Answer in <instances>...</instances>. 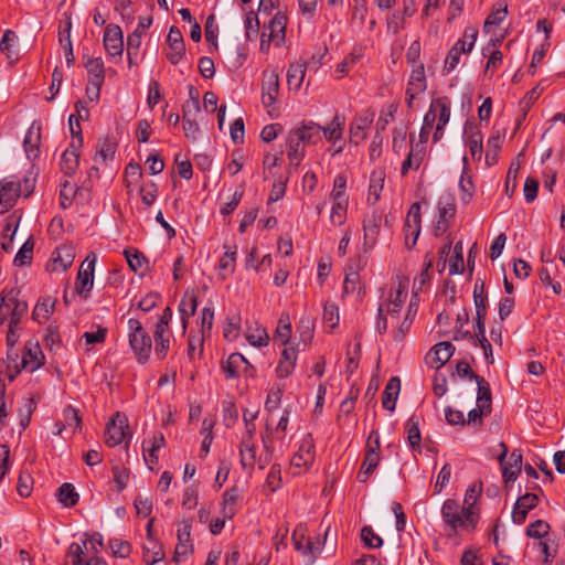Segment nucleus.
Masks as SVG:
<instances>
[{
    "mask_svg": "<svg viewBox=\"0 0 565 565\" xmlns=\"http://www.w3.org/2000/svg\"><path fill=\"white\" fill-rule=\"evenodd\" d=\"M20 289L10 288L3 289L0 294V324H3L8 320V315L3 312V307L13 305L10 313L9 328L7 332V345L10 350L17 344L19 340L18 329L20 327L22 318L28 312V302L19 299Z\"/></svg>",
    "mask_w": 565,
    "mask_h": 565,
    "instance_id": "nucleus-1",
    "label": "nucleus"
},
{
    "mask_svg": "<svg viewBox=\"0 0 565 565\" xmlns=\"http://www.w3.org/2000/svg\"><path fill=\"white\" fill-rule=\"evenodd\" d=\"M441 516L445 522L447 536L451 537L459 530L472 531L478 524V513L463 509L454 499H447L441 507Z\"/></svg>",
    "mask_w": 565,
    "mask_h": 565,
    "instance_id": "nucleus-2",
    "label": "nucleus"
},
{
    "mask_svg": "<svg viewBox=\"0 0 565 565\" xmlns=\"http://www.w3.org/2000/svg\"><path fill=\"white\" fill-rule=\"evenodd\" d=\"M129 327V345L135 354V358L140 364L148 362L152 349V341L148 332L143 329L138 319L130 318L128 320Z\"/></svg>",
    "mask_w": 565,
    "mask_h": 565,
    "instance_id": "nucleus-3",
    "label": "nucleus"
},
{
    "mask_svg": "<svg viewBox=\"0 0 565 565\" xmlns=\"http://www.w3.org/2000/svg\"><path fill=\"white\" fill-rule=\"evenodd\" d=\"M380 445L379 433L376 430H372L366 441L364 460L356 476L359 482H366L369 477L379 466L381 460Z\"/></svg>",
    "mask_w": 565,
    "mask_h": 565,
    "instance_id": "nucleus-4",
    "label": "nucleus"
},
{
    "mask_svg": "<svg viewBox=\"0 0 565 565\" xmlns=\"http://www.w3.org/2000/svg\"><path fill=\"white\" fill-rule=\"evenodd\" d=\"M96 259V255L94 253H89L81 264L77 273L75 291L85 299L89 296L93 288Z\"/></svg>",
    "mask_w": 565,
    "mask_h": 565,
    "instance_id": "nucleus-5",
    "label": "nucleus"
},
{
    "mask_svg": "<svg viewBox=\"0 0 565 565\" xmlns=\"http://www.w3.org/2000/svg\"><path fill=\"white\" fill-rule=\"evenodd\" d=\"M128 434V418L124 413L117 412L106 425L105 444L108 447H116L126 439Z\"/></svg>",
    "mask_w": 565,
    "mask_h": 565,
    "instance_id": "nucleus-6",
    "label": "nucleus"
},
{
    "mask_svg": "<svg viewBox=\"0 0 565 565\" xmlns=\"http://www.w3.org/2000/svg\"><path fill=\"white\" fill-rule=\"evenodd\" d=\"M77 140H72L68 148L62 153L61 158V171L66 177H72L78 169L81 148L83 147L82 129L76 132Z\"/></svg>",
    "mask_w": 565,
    "mask_h": 565,
    "instance_id": "nucleus-7",
    "label": "nucleus"
},
{
    "mask_svg": "<svg viewBox=\"0 0 565 565\" xmlns=\"http://www.w3.org/2000/svg\"><path fill=\"white\" fill-rule=\"evenodd\" d=\"M420 204L415 202L411 205L404 223L405 245L408 249H412L417 243L420 234Z\"/></svg>",
    "mask_w": 565,
    "mask_h": 565,
    "instance_id": "nucleus-8",
    "label": "nucleus"
},
{
    "mask_svg": "<svg viewBox=\"0 0 565 565\" xmlns=\"http://www.w3.org/2000/svg\"><path fill=\"white\" fill-rule=\"evenodd\" d=\"M291 540L295 548L302 555L308 556L310 563H313L316 559V553L319 551V546H316L308 536V527L306 524L300 523L295 527Z\"/></svg>",
    "mask_w": 565,
    "mask_h": 565,
    "instance_id": "nucleus-9",
    "label": "nucleus"
},
{
    "mask_svg": "<svg viewBox=\"0 0 565 565\" xmlns=\"http://www.w3.org/2000/svg\"><path fill=\"white\" fill-rule=\"evenodd\" d=\"M438 218L434 225L435 236H440L447 232L451 220L456 215V204L451 198H441L438 202Z\"/></svg>",
    "mask_w": 565,
    "mask_h": 565,
    "instance_id": "nucleus-10",
    "label": "nucleus"
},
{
    "mask_svg": "<svg viewBox=\"0 0 565 565\" xmlns=\"http://www.w3.org/2000/svg\"><path fill=\"white\" fill-rule=\"evenodd\" d=\"M103 42L106 52L110 56H121L124 50V35L119 25L108 24L104 32Z\"/></svg>",
    "mask_w": 565,
    "mask_h": 565,
    "instance_id": "nucleus-11",
    "label": "nucleus"
},
{
    "mask_svg": "<svg viewBox=\"0 0 565 565\" xmlns=\"http://www.w3.org/2000/svg\"><path fill=\"white\" fill-rule=\"evenodd\" d=\"M315 460V441L311 434H307L297 452L291 458V466L295 468L308 469Z\"/></svg>",
    "mask_w": 565,
    "mask_h": 565,
    "instance_id": "nucleus-12",
    "label": "nucleus"
},
{
    "mask_svg": "<svg viewBox=\"0 0 565 565\" xmlns=\"http://www.w3.org/2000/svg\"><path fill=\"white\" fill-rule=\"evenodd\" d=\"M45 356L38 342H26L21 360V367L34 372L44 364Z\"/></svg>",
    "mask_w": 565,
    "mask_h": 565,
    "instance_id": "nucleus-13",
    "label": "nucleus"
},
{
    "mask_svg": "<svg viewBox=\"0 0 565 565\" xmlns=\"http://www.w3.org/2000/svg\"><path fill=\"white\" fill-rule=\"evenodd\" d=\"M75 254L72 246L63 245L57 247L53 253L51 260L46 264V270L65 271L72 266Z\"/></svg>",
    "mask_w": 565,
    "mask_h": 565,
    "instance_id": "nucleus-14",
    "label": "nucleus"
},
{
    "mask_svg": "<svg viewBox=\"0 0 565 565\" xmlns=\"http://www.w3.org/2000/svg\"><path fill=\"white\" fill-rule=\"evenodd\" d=\"M21 195L20 181L3 179L0 181V206L2 212L11 209Z\"/></svg>",
    "mask_w": 565,
    "mask_h": 565,
    "instance_id": "nucleus-15",
    "label": "nucleus"
},
{
    "mask_svg": "<svg viewBox=\"0 0 565 565\" xmlns=\"http://www.w3.org/2000/svg\"><path fill=\"white\" fill-rule=\"evenodd\" d=\"M167 43L171 51L167 54V58L170 61L171 64L177 65L185 53L183 35L179 28L174 25L170 28L167 38Z\"/></svg>",
    "mask_w": 565,
    "mask_h": 565,
    "instance_id": "nucleus-16",
    "label": "nucleus"
},
{
    "mask_svg": "<svg viewBox=\"0 0 565 565\" xmlns=\"http://www.w3.org/2000/svg\"><path fill=\"white\" fill-rule=\"evenodd\" d=\"M85 67L90 75L89 84L94 85V97L90 96V100H97L105 79L104 62L100 57H89L85 63Z\"/></svg>",
    "mask_w": 565,
    "mask_h": 565,
    "instance_id": "nucleus-17",
    "label": "nucleus"
},
{
    "mask_svg": "<svg viewBox=\"0 0 565 565\" xmlns=\"http://www.w3.org/2000/svg\"><path fill=\"white\" fill-rule=\"evenodd\" d=\"M455 347L450 342H439L429 351L427 359L431 367L438 370L454 355Z\"/></svg>",
    "mask_w": 565,
    "mask_h": 565,
    "instance_id": "nucleus-18",
    "label": "nucleus"
},
{
    "mask_svg": "<svg viewBox=\"0 0 565 565\" xmlns=\"http://www.w3.org/2000/svg\"><path fill=\"white\" fill-rule=\"evenodd\" d=\"M178 544L175 546L173 559L179 562L181 557H188L192 551L193 546L191 544V525L188 522H182L179 524L178 532Z\"/></svg>",
    "mask_w": 565,
    "mask_h": 565,
    "instance_id": "nucleus-19",
    "label": "nucleus"
},
{
    "mask_svg": "<svg viewBox=\"0 0 565 565\" xmlns=\"http://www.w3.org/2000/svg\"><path fill=\"white\" fill-rule=\"evenodd\" d=\"M539 503V495L536 493H525L520 497L513 508L512 519L516 524H522L526 520L529 511L534 509Z\"/></svg>",
    "mask_w": 565,
    "mask_h": 565,
    "instance_id": "nucleus-20",
    "label": "nucleus"
},
{
    "mask_svg": "<svg viewBox=\"0 0 565 565\" xmlns=\"http://www.w3.org/2000/svg\"><path fill=\"white\" fill-rule=\"evenodd\" d=\"M465 134L468 135L467 147L469 148L472 159L477 161L481 160L483 153V138L481 131L473 122L468 120L465 124Z\"/></svg>",
    "mask_w": 565,
    "mask_h": 565,
    "instance_id": "nucleus-21",
    "label": "nucleus"
},
{
    "mask_svg": "<svg viewBox=\"0 0 565 565\" xmlns=\"http://www.w3.org/2000/svg\"><path fill=\"white\" fill-rule=\"evenodd\" d=\"M40 141H41V124L39 121H33L28 129L24 140L23 147L25 154L29 159H36L40 154Z\"/></svg>",
    "mask_w": 565,
    "mask_h": 565,
    "instance_id": "nucleus-22",
    "label": "nucleus"
},
{
    "mask_svg": "<svg viewBox=\"0 0 565 565\" xmlns=\"http://www.w3.org/2000/svg\"><path fill=\"white\" fill-rule=\"evenodd\" d=\"M425 156L426 146L414 145V137L411 136V149L406 159L402 163L401 174L406 175L411 169L418 170L425 159Z\"/></svg>",
    "mask_w": 565,
    "mask_h": 565,
    "instance_id": "nucleus-23",
    "label": "nucleus"
},
{
    "mask_svg": "<svg viewBox=\"0 0 565 565\" xmlns=\"http://www.w3.org/2000/svg\"><path fill=\"white\" fill-rule=\"evenodd\" d=\"M289 414H290V409L285 408L282 416L280 417L275 429L271 427V425L269 424L268 420L266 422L265 431L262 434V443H263V447L267 454H273V451H274V446H273L274 431L285 433L287 430V426L289 423Z\"/></svg>",
    "mask_w": 565,
    "mask_h": 565,
    "instance_id": "nucleus-24",
    "label": "nucleus"
},
{
    "mask_svg": "<svg viewBox=\"0 0 565 565\" xmlns=\"http://www.w3.org/2000/svg\"><path fill=\"white\" fill-rule=\"evenodd\" d=\"M279 93V77L276 72H264L263 103L265 106L273 105Z\"/></svg>",
    "mask_w": 565,
    "mask_h": 565,
    "instance_id": "nucleus-25",
    "label": "nucleus"
},
{
    "mask_svg": "<svg viewBox=\"0 0 565 565\" xmlns=\"http://www.w3.org/2000/svg\"><path fill=\"white\" fill-rule=\"evenodd\" d=\"M322 126L309 121L303 124L301 127L291 130V132L302 141L303 145H316L321 140Z\"/></svg>",
    "mask_w": 565,
    "mask_h": 565,
    "instance_id": "nucleus-26",
    "label": "nucleus"
},
{
    "mask_svg": "<svg viewBox=\"0 0 565 565\" xmlns=\"http://www.w3.org/2000/svg\"><path fill=\"white\" fill-rule=\"evenodd\" d=\"M360 260L350 262L347 267L345 278L343 282V295H352L358 292L361 295L362 287L359 275Z\"/></svg>",
    "mask_w": 565,
    "mask_h": 565,
    "instance_id": "nucleus-27",
    "label": "nucleus"
},
{
    "mask_svg": "<svg viewBox=\"0 0 565 565\" xmlns=\"http://www.w3.org/2000/svg\"><path fill=\"white\" fill-rule=\"evenodd\" d=\"M56 298L51 296L41 297L32 312V319L39 323L46 322L55 310Z\"/></svg>",
    "mask_w": 565,
    "mask_h": 565,
    "instance_id": "nucleus-28",
    "label": "nucleus"
},
{
    "mask_svg": "<svg viewBox=\"0 0 565 565\" xmlns=\"http://www.w3.org/2000/svg\"><path fill=\"white\" fill-rule=\"evenodd\" d=\"M296 361L297 350L294 347H286L280 354V361L276 367L277 376L280 379L288 377L294 372Z\"/></svg>",
    "mask_w": 565,
    "mask_h": 565,
    "instance_id": "nucleus-29",
    "label": "nucleus"
},
{
    "mask_svg": "<svg viewBox=\"0 0 565 565\" xmlns=\"http://www.w3.org/2000/svg\"><path fill=\"white\" fill-rule=\"evenodd\" d=\"M242 367L245 371L254 370L252 364L241 353H232L223 365V370L228 379L237 377Z\"/></svg>",
    "mask_w": 565,
    "mask_h": 565,
    "instance_id": "nucleus-30",
    "label": "nucleus"
},
{
    "mask_svg": "<svg viewBox=\"0 0 565 565\" xmlns=\"http://www.w3.org/2000/svg\"><path fill=\"white\" fill-rule=\"evenodd\" d=\"M345 126V117L339 114H335L332 120L321 129V134H323L324 138L329 142H333L335 145L337 141L342 139L343 130Z\"/></svg>",
    "mask_w": 565,
    "mask_h": 565,
    "instance_id": "nucleus-31",
    "label": "nucleus"
},
{
    "mask_svg": "<svg viewBox=\"0 0 565 565\" xmlns=\"http://www.w3.org/2000/svg\"><path fill=\"white\" fill-rule=\"evenodd\" d=\"M373 121V116H361L354 118L350 125V142L359 145L366 137V130Z\"/></svg>",
    "mask_w": 565,
    "mask_h": 565,
    "instance_id": "nucleus-32",
    "label": "nucleus"
},
{
    "mask_svg": "<svg viewBox=\"0 0 565 565\" xmlns=\"http://www.w3.org/2000/svg\"><path fill=\"white\" fill-rule=\"evenodd\" d=\"M401 391V380L393 376L386 383L382 396V405L385 409L393 412L395 409L396 399Z\"/></svg>",
    "mask_w": 565,
    "mask_h": 565,
    "instance_id": "nucleus-33",
    "label": "nucleus"
},
{
    "mask_svg": "<svg viewBox=\"0 0 565 565\" xmlns=\"http://www.w3.org/2000/svg\"><path fill=\"white\" fill-rule=\"evenodd\" d=\"M305 146L302 141L290 131L287 141V156L291 167L297 168L305 157Z\"/></svg>",
    "mask_w": 565,
    "mask_h": 565,
    "instance_id": "nucleus-34",
    "label": "nucleus"
},
{
    "mask_svg": "<svg viewBox=\"0 0 565 565\" xmlns=\"http://www.w3.org/2000/svg\"><path fill=\"white\" fill-rule=\"evenodd\" d=\"M287 17L282 12H277L269 21L268 29L270 38L279 45L286 36Z\"/></svg>",
    "mask_w": 565,
    "mask_h": 565,
    "instance_id": "nucleus-35",
    "label": "nucleus"
},
{
    "mask_svg": "<svg viewBox=\"0 0 565 565\" xmlns=\"http://www.w3.org/2000/svg\"><path fill=\"white\" fill-rule=\"evenodd\" d=\"M407 441L409 447L415 452H420V430H419V418L416 415L411 416L406 424Z\"/></svg>",
    "mask_w": 565,
    "mask_h": 565,
    "instance_id": "nucleus-36",
    "label": "nucleus"
},
{
    "mask_svg": "<svg viewBox=\"0 0 565 565\" xmlns=\"http://www.w3.org/2000/svg\"><path fill=\"white\" fill-rule=\"evenodd\" d=\"M83 548L78 543H72L67 551L66 565H100V558L90 557L84 562Z\"/></svg>",
    "mask_w": 565,
    "mask_h": 565,
    "instance_id": "nucleus-37",
    "label": "nucleus"
},
{
    "mask_svg": "<svg viewBox=\"0 0 565 565\" xmlns=\"http://www.w3.org/2000/svg\"><path fill=\"white\" fill-rule=\"evenodd\" d=\"M196 307H198V297L195 296L194 292H192L191 295L185 294L182 297L180 305H179V311L181 313V321H182L183 330L186 329L188 320L190 317H192L195 313Z\"/></svg>",
    "mask_w": 565,
    "mask_h": 565,
    "instance_id": "nucleus-38",
    "label": "nucleus"
},
{
    "mask_svg": "<svg viewBox=\"0 0 565 565\" xmlns=\"http://www.w3.org/2000/svg\"><path fill=\"white\" fill-rule=\"evenodd\" d=\"M306 75V64L300 62L291 63L287 71V84L289 88L298 90L301 87Z\"/></svg>",
    "mask_w": 565,
    "mask_h": 565,
    "instance_id": "nucleus-39",
    "label": "nucleus"
},
{
    "mask_svg": "<svg viewBox=\"0 0 565 565\" xmlns=\"http://www.w3.org/2000/svg\"><path fill=\"white\" fill-rule=\"evenodd\" d=\"M241 465L244 469H253L256 460V447L249 439H242L239 445Z\"/></svg>",
    "mask_w": 565,
    "mask_h": 565,
    "instance_id": "nucleus-40",
    "label": "nucleus"
},
{
    "mask_svg": "<svg viewBox=\"0 0 565 565\" xmlns=\"http://www.w3.org/2000/svg\"><path fill=\"white\" fill-rule=\"evenodd\" d=\"M71 28H72V21L71 17H67L66 20V26L63 32H60V44L62 45L66 58L67 66H72L75 62L74 53H73V45L71 41Z\"/></svg>",
    "mask_w": 565,
    "mask_h": 565,
    "instance_id": "nucleus-41",
    "label": "nucleus"
},
{
    "mask_svg": "<svg viewBox=\"0 0 565 565\" xmlns=\"http://www.w3.org/2000/svg\"><path fill=\"white\" fill-rule=\"evenodd\" d=\"M507 14L508 6L502 2L497 3L484 21L483 31L490 32L493 26L500 25Z\"/></svg>",
    "mask_w": 565,
    "mask_h": 565,
    "instance_id": "nucleus-42",
    "label": "nucleus"
},
{
    "mask_svg": "<svg viewBox=\"0 0 565 565\" xmlns=\"http://www.w3.org/2000/svg\"><path fill=\"white\" fill-rule=\"evenodd\" d=\"M224 247L226 250L220 259L218 269L221 275L225 278L227 275H232L235 270L237 246L227 247L225 245Z\"/></svg>",
    "mask_w": 565,
    "mask_h": 565,
    "instance_id": "nucleus-43",
    "label": "nucleus"
},
{
    "mask_svg": "<svg viewBox=\"0 0 565 565\" xmlns=\"http://www.w3.org/2000/svg\"><path fill=\"white\" fill-rule=\"evenodd\" d=\"M57 499L66 508H72L79 500L78 493L72 483L65 482L57 489Z\"/></svg>",
    "mask_w": 565,
    "mask_h": 565,
    "instance_id": "nucleus-44",
    "label": "nucleus"
},
{
    "mask_svg": "<svg viewBox=\"0 0 565 565\" xmlns=\"http://www.w3.org/2000/svg\"><path fill=\"white\" fill-rule=\"evenodd\" d=\"M433 106L435 109V114H438V130H443L444 127L448 124L450 118V102L447 97H439L434 99Z\"/></svg>",
    "mask_w": 565,
    "mask_h": 565,
    "instance_id": "nucleus-45",
    "label": "nucleus"
},
{
    "mask_svg": "<svg viewBox=\"0 0 565 565\" xmlns=\"http://www.w3.org/2000/svg\"><path fill=\"white\" fill-rule=\"evenodd\" d=\"M476 383L478 386L477 393V404L478 406H482L486 411L487 408L492 409V397L491 390L489 383L482 377H476Z\"/></svg>",
    "mask_w": 565,
    "mask_h": 565,
    "instance_id": "nucleus-46",
    "label": "nucleus"
},
{
    "mask_svg": "<svg viewBox=\"0 0 565 565\" xmlns=\"http://www.w3.org/2000/svg\"><path fill=\"white\" fill-rule=\"evenodd\" d=\"M33 248L34 242L31 237H29L21 246V248L18 250L13 259L14 266L23 267L30 265L33 259Z\"/></svg>",
    "mask_w": 565,
    "mask_h": 565,
    "instance_id": "nucleus-47",
    "label": "nucleus"
},
{
    "mask_svg": "<svg viewBox=\"0 0 565 565\" xmlns=\"http://www.w3.org/2000/svg\"><path fill=\"white\" fill-rule=\"evenodd\" d=\"M502 136L499 132L492 135L487 142L488 151L486 153V162L488 166H493L498 161V153L501 149Z\"/></svg>",
    "mask_w": 565,
    "mask_h": 565,
    "instance_id": "nucleus-48",
    "label": "nucleus"
},
{
    "mask_svg": "<svg viewBox=\"0 0 565 565\" xmlns=\"http://www.w3.org/2000/svg\"><path fill=\"white\" fill-rule=\"evenodd\" d=\"M500 447L502 448V452L500 454L498 459H499V462L502 468V475H503L504 482L505 483L513 482L516 480L520 472L518 469H514L511 465L507 463V461H505V457L508 455L507 445L504 443H501Z\"/></svg>",
    "mask_w": 565,
    "mask_h": 565,
    "instance_id": "nucleus-49",
    "label": "nucleus"
},
{
    "mask_svg": "<svg viewBox=\"0 0 565 565\" xmlns=\"http://www.w3.org/2000/svg\"><path fill=\"white\" fill-rule=\"evenodd\" d=\"M239 498V490L237 488H231L223 494V515L224 518L232 519L235 514L234 505Z\"/></svg>",
    "mask_w": 565,
    "mask_h": 565,
    "instance_id": "nucleus-50",
    "label": "nucleus"
},
{
    "mask_svg": "<svg viewBox=\"0 0 565 565\" xmlns=\"http://www.w3.org/2000/svg\"><path fill=\"white\" fill-rule=\"evenodd\" d=\"M482 492V482L472 483L465 493L463 509H469L472 513H478L476 503Z\"/></svg>",
    "mask_w": 565,
    "mask_h": 565,
    "instance_id": "nucleus-51",
    "label": "nucleus"
},
{
    "mask_svg": "<svg viewBox=\"0 0 565 565\" xmlns=\"http://www.w3.org/2000/svg\"><path fill=\"white\" fill-rule=\"evenodd\" d=\"M416 312L417 307L413 302H411L403 322L401 323L398 330L395 331L393 334L395 341H402L405 338L406 333L409 331Z\"/></svg>",
    "mask_w": 565,
    "mask_h": 565,
    "instance_id": "nucleus-52",
    "label": "nucleus"
},
{
    "mask_svg": "<svg viewBox=\"0 0 565 565\" xmlns=\"http://www.w3.org/2000/svg\"><path fill=\"white\" fill-rule=\"evenodd\" d=\"M415 92L423 93L426 89V76L424 65L419 63L411 73L408 86Z\"/></svg>",
    "mask_w": 565,
    "mask_h": 565,
    "instance_id": "nucleus-53",
    "label": "nucleus"
},
{
    "mask_svg": "<svg viewBox=\"0 0 565 565\" xmlns=\"http://www.w3.org/2000/svg\"><path fill=\"white\" fill-rule=\"evenodd\" d=\"M290 335H291V323L289 320V316L286 315L285 317L282 316L278 321V326H277V329L275 332L274 340L280 341L282 345H286L289 342Z\"/></svg>",
    "mask_w": 565,
    "mask_h": 565,
    "instance_id": "nucleus-54",
    "label": "nucleus"
},
{
    "mask_svg": "<svg viewBox=\"0 0 565 565\" xmlns=\"http://www.w3.org/2000/svg\"><path fill=\"white\" fill-rule=\"evenodd\" d=\"M433 267V258L426 255L424 268L420 274L414 279L413 289L415 292L422 291L424 286L430 280V268Z\"/></svg>",
    "mask_w": 565,
    "mask_h": 565,
    "instance_id": "nucleus-55",
    "label": "nucleus"
},
{
    "mask_svg": "<svg viewBox=\"0 0 565 565\" xmlns=\"http://www.w3.org/2000/svg\"><path fill=\"white\" fill-rule=\"evenodd\" d=\"M18 40V36L14 31L7 30L3 33L2 40L0 42V50L2 53H6L8 60H17V52L12 51L13 43Z\"/></svg>",
    "mask_w": 565,
    "mask_h": 565,
    "instance_id": "nucleus-56",
    "label": "nucleus"
},
{
    "mask_svg": "<svg viewBox=\"0 0 565 565\" xmlns=\"http://www.w3.org/2000/svg\"><path fill=\"white\" fill-rule=\"evenodd\" d=\"M463 271L462 242H457L454 247V255L449 263V274L455 275Z\"/></svg>",
    "mask_w": 565,
    "mask_h": 565,
    "instance_id": "nucleus-57",
    "label": "nucleus"
},
{
    "mask_svg": "<svg viewBox=\"0 0 565 565\" xmlns=\"http://www.w3.org/2000/svg\"><path fill=\"white\" fill-rule=\"evenodd\" d=\"M171 333L164 335H153L154 340V355L158 360H163L170 349Z\"/></svg>",
    "mask_w": 565,
    "mask_h": 565,
    "instance_id": "nucleus-58",
    "label": "nucleus"
},
{
    "mask_svg": "<svg viewBox=\"0 0 565 565\" xmlns=\"http://www.w3.org/2000/svg\"><path fill=\"white\" fill-rule=\"evenodd\" d=\"M281 486V468L280 465L274 463L270 467V470L267 475L265 487L269 489L270 492H275Z\"/></svg>",
    "mask_w": 565,
    "mask_h": 565,
    "instance_id": "nucleus-59",
    "label": "nucleus"
},
{
    "mask_svg": "<svg viewBox=\"0 0 565 565\" xmlns=\"http://www.w3.org/2000/svg\"><path fill=\"white\" fill-rule=\"evenodd\" d=\"M330 220L335 225H342L345 221L347 200H333Z\"/></svg>",
    "mask_w": 565,
    "mask_h": 565,
    "instance_id": "nucleus-60",
    "label": "nucleus"
},
{
    "mask_svg": "<svg viewBox=\"0 0 565 565\" xmlns=\"http://www.w3.org/2000/svg\"><path fill=\"white\" fill-rule=\"evenodd\" d=\"M361 540L365 546L370 548H379L383 544V540L373 531L370 525H365L361 530Z\"/></svg>",
    "mask_w": 565,
    "mask_h": 565,
    "instance_id": "nucleus-61",
    "label": "nucleus"
},
{
    "mask_svg": "<svg viewBox=\"0 0 565 565\" xmlns=\"http://www.w3.org/2000/svg\"><path fill=\"white\" fill-rule=\"evenodd\" d=\"M124 254L131 270L138 273V270L142 268L143 263L146 262L145 255L134 248L125 249Z\"/></svg>",
    "mask_w": 565,
    "mask_h": 565,
    "instance_id": "nucleus-62",
    "label": "nucleus"
},
{
    "mask_svg": "<svg viewBox=\"0 0 565 565\" xmlns=\"http://www.w3.org/2000/svg\"><path fill=\"white\" fill-rule=\"evenodd\" d=\"M63 418L66 427L73 428L74 430L82 428V418L78 414V411L73 406L70 405L64 408Z\"/></svg>",
    "mask_w": 565,
    "mask_h": 565,
    "instance_id": "nucleus-63",
    "label": "nucleus"
},
{
    "mask_svg": "<svg viewBox=\"0 0 565 565\" xmlns=\"http://www.w3.org/2000/svg\"><path fill=\"white\" fill-rule=\"evenodd\" d=\"M550 531V524L543 520H536L526 527V535L533 539H542Z\"/></svg>",
    "mask_w": 565,
    "mask_h": 565,
    "instance_id": "nucleus-64",
    "label": "nucleus"
}]
</instances>
